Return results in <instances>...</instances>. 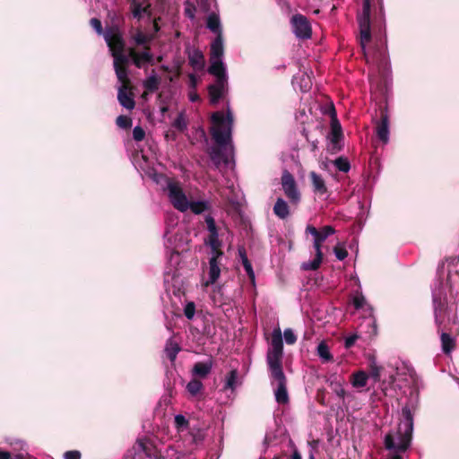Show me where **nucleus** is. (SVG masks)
Masks as SVG:
<instances>
[{"instance_id": "obj_49", "label": "nucleus", "mask_w": 459, "mask_h": 459, "mask_svg": "<svg viewBox=\"0 0 459 459\" xmlns=\"http://www.w3.org/2000/svg\"><path fill=\"white\" fill-rule=\"evenodd\" d=\"M433 301H434V310H435V317H436V322L437 324H439V313L441 311V308L439 307L441 306V304L439 303V305L437 306V299L434 297L433 299Z\"/></svg>"}, {"instance_id": "obj_12", "label": "nucleus", "mask_w": 459, "mask_h": 459, "mask_svg": "<svg viewBox=\"0 0 459 459\" xmlns=\"http://www.w3.org/2000/svg\"><path fill=\"white\" fill-rule=\"evenodd\" d=\"M125 52V48L123 49ZM127 57L128 61L131 59L134 65L138 68H143L145 65L152 64L153 60V55L151 52L150 47H145L142 51H138L134 48L128 49V53H124Z\"/></svg>"}, {"instance_id": "obj_42", "label": "nucleus", "mask_w": 459, "mask_h": 459, "mask_svg": "<svg viewBox=\"0 0 459 459\" xmlns=\"http://www.w3.org/2000/svg\"><path fill=\"white\" fill-rule=\"evenodd\" d=\"M195 313V306L194 302H188L184 307V314L187 319H192Z\"/></svg>"}, {"instance_id": "obj_1", "label": "nucleus", "mask_w": 459, "mask_h": 459, "mask_svg": "<svg viewBox=\"0 0 459 459\" xmlns=\"http://www.w3.org/2000/svg\"><path fill=\"white\" fill-rule=\"evenodd\" d=\"M106 43L114 58L115 72L120 82L117 100L121 106L132 110L135 106V102L129 89L130 81L126 69L128 57L123 52L124 39H122L117 30L112 29L106 33Z\"/></svg>"}, {"instance_id": "obj_50", "label": "nucleus", "mask_w": 459, "mask_h": 459, "mask_svg": "<svg viewBox=\"0 0 459 459\" xmlns=\"http://www.w3.org/2000/svg\"><path fill=\"white\" fill-rule=\"evenodd\" d=\"M188 98L191 102H195L200 100L198 93L195 90L189 91Z\"/></svg>"}, {"instance_id": "obj_38", "label": "nucleus", "mask_w": 459, "mask_h": 459, "mask_svg": "<svg viewBox=\"0 0 459 459\" xmlns=\"http://www.w3.org/2000/svg\"><path fill=\"white\" fill-rule=\"evenodd\" d=\"M175 425L178 430H183L188 427L189 422L185 416L178 414L175 416Z\"/></svg>"}, {"instance_id": "obj_30", "label": "nucleus", "mask_w": 459, "mask_h": 459, "mask_svg": "<svg viewBox=\"0 0 459 459\" xmlns=\"http://www.w3.org/2000/svg\"><path fill=\"white\" fill-rule=\"evenodd\" d=\"M160 85V79L155 74L148 76L143 82V87L146 91L153 92L158 90Z\"/></svg>"}, {"instance_id": "obj_43", "label": "nucleus", "mask_w": 459, "mask_h": 459, "mask_svg": "<svg viewBox=\"0 0 459 459\" xmlns=\"http://www.w3.org/2000/svg\"><path fill=\"white\" fill-rule=\"evenodd\" d=\"M145 136L144 130L140 126H135L133 130V137L135 141L140 142L143 140Z\"/></svg>"}, {"instance_id": "obj_7", "label": "nucleus", "mask_w": 459, "mask_h": 459, "mask_svg": "<svg viewBox=\"0 0 459 459\" xmlns=\"http://www.w3.org/2000/svg\"><path fill=\"white\" fill-rule=\"evenodd\" d=\"M306 231L314 237L313 247L316 251V256L311 261L303 263L301 268L305 271H315L319 268L323 260L322 244L329 236L335 233V230L329 225L324 226L320 230L308 225Z\"/></svg>"}, {"instance_id": "obj_19", "label": "nucleus", "mask_w": 459, "mask_h": 459, "mask_svg": "<svg viewBox=\"0 0 459 459\" xmlns=\"http://www.w3.org/2000/svg\"><path fill=\"white\" fill-rule=\"evenodd\" d=\"M309 178L311 179L312 188L315 194L318 195H324L327 194V186L322 176L316 173L315 171H312L309 173Z\"/></svg>"}, {"instance_id": "obj_5", "label": "nucleus", "mask_w": 459, "mask_h": 459, "mask_svg": "<svg viewBox=\"0 0 459 459\" xmlns=\"http://www.w3.org/2000/svg\"><path fill=\"white\" fill-rule=\"evenodd\" d=\"M370 4L371 0H364L362 13L358 16L359 27V43L364 52V56L368 64L377 66L378 68L385 67L387 65L386 49L383 43L372 50H366V45L370 41Z\"/></svg>"}, {"instance_id": "obj_29", "label": "nucleus", "mask_w": 459, "mask_h": 459, "mask_svg": "<svg viewBox=\"0 0 459 459\" xmlns=\"http://www.w3.org/2000/svg\"><path fill=\"white\" fill-rule=\"evenodd\" d=\"M336 376L331 375L330 378H327L326 381L330 382V387L339 397L344 398L345 390L342 387V382L336 379Z\"/></svg>"}, {"instance_id": "obj_46", "label": "nucleus", "mask_w": 459, "mask_h": 459, "mask_svg": "<svg viewBox=\"0 0 459 459\" xmlns=\"http://www.w3.org/2000/svg\"><path fill=\"white\" fill-rule=\"evenodd\" d=\"M397 370L402 371V373H411L414 369L409 362L403 361L401 367H397Z\"/></svg>"}, {"instance_id": "obj_39", "label": "nucleus", "mask_w": 459, "mask_h": 459, "mask_svg": "<svg viewBox=\"0 0 459 459\" xmlns=\"http://www.w3.org/2000/svg\"><path fill=\"white\" fill-rule=\"evenodd\" d=\"M333 252H334L336 258L340 261L344 260L348 255L347 250L340 243L333 248Z\"/></svg>"}, {"instance_id": "obj_59", "label": "nucleus", "mask_w": 459, "mask_h": 459, "mask_svg": "<svg viewBox=\"0 0 459 459\" xmlns=\"http://www.w3.org/2000/svg\"><path fill=\"white\" fill-rule=\"evenodd\" d=\"M355 373H359V374H361V373H364L362 370H358L356 371Z\"/></svg>"}, {"instance_id": "obj_23", "label": "nucleus", "mask_w": 459, "mask_h": 459, "mask_svg": "<svg viewBox=\"0 0 459 459\" xmlns=\"http://www.w3.org/2000/svg\"><path fill=\"white\" fill-rule=\"evenodd\" d=\"M274 214L280 219H286L290 215V208L285 200L278 198L273 206Z\"/></svg>"}, {"instance_id": "obj_20", "label": "nucleus", "mask_w": 459, "mask_h": 459, "mask_svg": "<svg viewBox=\"0 0 459 459\" xmlns=\"http://www.w3.org/2000/svg\"><path fill=\"white\" fill-rule=\"evenodd\" d=\"M377 135L383 143H387L389 141V123L386 115L382 116L381 121L377 125Z\"/></svg>"}, {"instance_id": "obj_9", "label": "nucleus", "mask_w": 459, "mask_h": 459, "mask_svg": "<svg viewBox=\"0 0 459 459\" xmlns=\"http://www.w3.org/2000/svg\"><path fill=\"white\" fill-rule=\"evenodd\" d=\"M170 232L169 230L166 231L165 237L167 238L165 246L167 249H171L169 257V263L171 266L177 267V265L179 264L180 261V254L187 249V239L184 238L183 234H179L178 231L175 234V239L174 242L171 241L170 238H169V235ZM177 268H175L176 270Z\"/></svg>"}, {"instance_id": "obj_58", "label": "nucleus", "mask_w": 459, "mask_h": 459, "mask_svg": "<svg viewBox=\"0 0 459 459\" xmlns=\"http://www.w3.org/2000/svg\"><path fill=\"white\" fill-rule=\"evenodd\" d=\"M154 29H155V30H158V29H159V28H158V24H157V22H154Z\"/></svg>"}, {"instance_id": "obj_54", "label": "nucleus", "mask_w": 459, "mask_h": 459, "mask_svg": "<svg viewBox=\"0 0 459 459\" xmlns=\"http://www.w3.org/2000/svg\"><path fill=\"white\" fill-rule=\"evenodd\" d=\"M400 454L401 453H395V455H392L391 457H389L387 459H403V457Z\"/></svg>"}, {"instance_id": "obj_10", "label": "nucleus", "mask_w": 459, "mask_h": 459, "mask_svg": "<svg viewBox=\"0 0 459 459\" xmlns=\"http://www.w3.org/2000/svg\"><path fill=\"white\" fill-rule=\"evenodd\" d=\"M291 29L295 36L299 39L311 38L312 28L307 18L302 14H295L290 19Z\"/></svg>"}, {"instance_id": "obj_48", "label": "nucleus", "mask_w": 459, "mask_h": 459, "mask_svg": "<svg viewBox=\"0 0 459 459\" xmlns=\"http://www.w3.org/2000/svg\"><path fill=\"white\" fill-rule=\"evenodd\" d=\"M198 83V79L194 74L188 75V85L192 90H195Z\"/></svg>"}, {"instance_id": "obj_8", "label": "nucleus", "mask_w": 459, "mask_h": 459, "mask_svg": "<svg viewBox=\"0 0 459 459\" xmlns=\"http://www.w3.org/2000/svg\"><path fill=\"white\" fill-rule=\"evenodd\" d=\"M282 333L280 328H275L272 333V339L267 351V363L272 373H282Z\"/></svg>"}, {"instance_id": "obj_55", "label": "nucleus", "mask_w": 459, "mask_h": 459, "mask_svg": "<svg viewBox=\"0 0 459 459\" xmlns=\"http://www.w3.org/2000/svg\"><path fill=\"white\" fill-rule=\"evenodd\" d=\"M308 459H316V456L313 452L309 453Z\"/></svg>"}, {"instance_id": "obj_36", "label": "nucleus", "mask_w": 459, "mask_h": 459, "mask_svg": "<svg viewBox=\"0 0 459 459\" xmlns=\"http://www.w3.org/2000/svg\"><path fill=\"white\" fill-rule=\"evenodd\" d=\"M336 169L342 172H348L351 169L350 162L346 158L339 157L333 161Z\"/></svg>"}, {"instance_id": "obj_41", "label": "nucleus", "mask_w": 459, "mask_h": 459, "mask_svg": "<svg viewBox=\"0 0 459 459\" xmlns=\"http://www.w3.org/2000/svg\"><path fill=\"white\" fill-rule=\"evenodd\" d=\"M283 337L287 344H294L297 341V336L290 328L284 330Z\"/></svg>"}, {"instance_id": "obj_4", "label": "nucleus", "mask_w": 459, "mask_h": 459, "mask_svg": "<svg viewBox=\"0 0 459 459\" xmlns=\"http://www.w3.org/2000/svg\"><path fill=\"white\" fill-rule=\"evenodd\" d=\"M165 191L171 205L180 212L191 211L194 214H201L211 209L209 200H194L186 194L182 184L173 178H164Z\"/></svg>"}, {"instance_id": "obj_40", "label": "nucleus", "mask_w": 459, "mask_h": 459, "mask_svg": "<svg viewBox=\"0 0 459 459\" xmlns=\"http://www.w3.org/2000/svg\"><path fill=\"white\" fill-rule=\"evenodd\" d=\"M117 126H119L120 128H123V129H126V128H129L131 126H132V121L130 119V117H126V116H118L117 117Z\"/></svg>"}, {"instance_id": "obj_60", "label": "nucleus", "mask_w": 459, "mask_h": 459, "mask_svg": "<svg viewBox=\"0 0 459 459\" xmlns=\"http://www.w3.org/2000/svg\"><path fill=\"white\" fill-rule=\"evenodd\" d=\"M156 459H164L161 455L158 456Z\"/></svg>"}, {"instance_id": "obj_35", "label": "nucleus", "mask_w": 459, "mask_h": 459, "mask_svg": "<svg viewBox=\"0 0 459 459\" xmlns=\"http://www.w3.org/2000/svg\"><path fill=\"white\" fill-rule=\"evenodd\" d=\"M441 342L442 349L445 353H450L454 348V340L453 338L446 333H442L441 334Z\"/></svg>"}, {"instance_id": "obj_11", "label": "nucleus", "mask_w": 459, "mask_h": 459, "mask_svg": "<svg viewBox=\"0 0 459 459\" xmlns=\"http://www.w3.org/2000/svg\"><path fill=\"white\" fill-rule=\"evenodd\" d=\"M281 186L286 197L292 204H298L300 201V193L297 187L294 177L284 170L281 176Z\"/></svg>"}, {"instance_id": "obj_51", "label": "nucleus", "mask_w": 459, "mask_h": 459, "mask_svg": "<svg viewBox=\"0 0 459 459\" xmlns=\"http://www.w3.org/2000/svg\"><path fill=\"white\" fill-rule=\"evenodd\" d=\"M290 459H302L300 453L295 449L290 456Z\"/></svg>"}, {"instance_id": "obj_25", "label": "nucleus", "mask_w": 459, "mask_h": 459, "mask_svg": "<svg viewBox=\"0 0 459 459\" xmlns=\"http://www.w3.org/2000/svg\"><path fill=\"white\" fill-rule=\"evenodd\" d=\"M153 37L149 34H145L140 29H136L132 33V40L137 46H143V48L148 47L147 45L152 40Z\"/></svg>"}, {"instance_id": "obj_16", "label": "nucleus", "mask_w": 459, "mask_h": 459, "mask_svg": "<svg viewBox=\"0 0 459 459\" xmlns=\"http://www.w3.org/2000/svg\"><path fill=\"white\" fill-rule=\"evenodd\" d=\"M271 384L274 387V395L276 402L279 404H286L289 402L286 376L273 375Z\"/></svg>"}, {"instance_id": "obj_56", "label": "nucleus", "mask_w": 459, "mask_h": 459, "mask_svg": "<svg viewBox=\"0 0 459 459\" xmlns=\"http://www.w3.org/2000/svg\"><path fill=\"white\" fill-rule=\"evenodd\" d=\"M160 178H162V176L155 177V178H154V180H155L157 183H160Z\"/></svg>"}, {"instance_id": "obj_53", "label": "nucleus", "mask_w": 459, "mask_h": 459, "mask_svg": "<svg viewBox=\"0 0 459 459\" xmlns=\"http://www.w3.org/2000/svg\"><path fill=\"white\" fill-rule=\"evenodd\" d=\"M186 14L190 18V19H194L195 18V13L194 12L189 9V8H186Z\"/></svg>"}, {"instance_id": "obj_47", "label": "nucleus", "mask_w": 459, "mask_h": 459, "mask_svg": "<svg viewBox=\"0 0 459 459\" xmlns=\"http://www.w3.org/2000/svg\"><path fill=\"white\" fill-rule=\"evenodd\" d=\"M0 459H22V457L20 455L13 456L10 452L0 449Z\"/></svg>"}, {"instance_id": "obj_2", "label": "nucleus", "mask_w": 459, "mask_h": 459, "mask_svg": "<svg viewBox=\"0 0 459 459\" xmlns=\"http://www.w3.org/2000/svg\"><path fill=\"white\" fill-rule=\"evenodd\" d=\"M233 116L228 109L225 117L222 111H216L212 115L211 134L219 147L213 148L210 152L211 159L217 169L221 164L229 165L230 157L233 152L231 145V130Z\"/></svg>"}, {"instance_id": "obj_33", "label": "nucleus", "mask_w": 459, "mask_h": 459, "mask_svg": "<svg viewBox=\"0 0 459 459\" xmlns=\"http://www.w3.org/2000/svg\"><path fill=\"white\" fill-rule=\"evenodd\" d=\"M239 255H240L242 264L244 266V269H245L247 274L248 275V277L250 278L252 282H254L255 281V273H254L251 263L247 259L244 251L239 250Z\"/></svg>"}, {"instance_id": "obj_17", "label": "nucleus", "mask_w": 459, "mask_h": 459, "mask_svg": "<svg viewBox=\"0 0 459 459\" xmlns=\"http://www.w3.org/2000/svg\"><path fill=\"white\" fill-rule=\"evenodd\" d=\"M131 10L134 18L138 20L152 16L151 4L147 0H133Z\"/></svg>"}, {"instance_id": "obj_52", "label": "nucleus", "mask_w": 459, "mask_h": 459, "mask_svg": "<svg viewBox=\"0 0 459 459\" xmlns=\"http://www.w3.org/2000/svg\"><path fill=\"white\" fill-rule=\"evenodd\" d=\"M138 443H139V446H140V447L142 448V450H143L145 454H147V453H148V447H147L146 444H145L143 440H140Z\"/></svg>"}, {"instance_id": "obj_6", "label": "nucleus", "mask_w": 459, "mask_h": 459, "mask_svg": "<svg viewBox=\"0 0 459 459\" xmlns=\"http://www.w3.org/2000/svg\"><path fill=\"white\" fill-rule=\"evenodd\" d=\"M413 431L412 406L405 404L402 409V420L396 431L385 435L384 444L387 450L404 453L411 446Z\"/></svg>"}, {"instance_id": "obj_18", "label": "nucleus", "mask_w": 459, "mask_h": 459, "mask_svg": "<svg viewBox=\"0 0 459 459\" xmlns=\"http://www.w3.org/2000/svg\"><path fill=\"white\" fill-rule=\"evenodd\" d=\"M187 57L189 65L195 71H201L204 68L205 60L204 56L198 48L189 49L187 51Z\"/></svg>"}, {"instance_id": "obj_44", "label": "nucleus", "mask_w": 459, "mask_h": 459, "mask_svg": "<svg viewBox=\"0 0 459 459\" xmlns=\"http://www.w3.org/2000/svg\"><path fill=\"white\" fill-rule=\"evenodd\" d=\"M64 458L65 459H81L82 454L78 450H70V451H66L64 454Z\"/></svg>"}, {"instance_id": "obj_34", "label": "nucleus", "mask_w": 459, "mask_h": 459, "mask_svg": "<svg viewBox=\"0 0 459 459\" xmlns=\"http://www.w3.org/2000/svg\"><path fill=\"white\" fill-rule=\"evenodd\" d=\"M186 390L192 396H196L203 390V384L199 379L194 378L186 385Z\"/></svg>"}, {"instance_id": "obj_3", "label": "nucleus", "mask_w": 459, "mask_h": 459, "mask_svg": "<svg viewBox=\"0 0 459 459\" xmlns=\"http://www.w3.org/2000/svg\"><path fill=\"white\" fill-rule=\"evenodd\" d=\"M224 46L222 35H217L211 43L209 74L215 76L214 83L208 87L210 102L215 105L228 92V75L225 64L222 61Z\"/></svg>"}, {"instance_id": "obj_22", "label": "nucleus", "mask_w": 459, "mask_h": 459, "mask_svg": "<svg viewBox=\"0 0 459 459\" xmlns=\"http://www.w3.org/2000/svg\"><path fill=\"white\" fill-rule=\"evenodd\" d=\"M207 28L217 35H222L221 24L220 17L215 13H212L207 17L206 22Z\"/></svg>"}, {"instance_id": "obj_24", "label": "nucleus", "mask_w": 459, "mask_h": 459, "mask_svg": "<svg viewBox=\"0 0 459 459\" xmlns=\"http://www.w3.org/2000/svg\"><path fill=\"white\" fill-rule=\"evenodd\" d=\"M369 377L375 381L380 380V375H351V383L355 388H362L367 385Z\"/></svg>"}, {"instance_id": "obj_37", "label": "nucleus", "mask_w": 459, "mask_h": 459, "mask_svg": "<svg viewBox=\"0 0 459 459\" xmlns=\"http://www.w3.org/2000/svg\"><path fill=\"white\" fill-rule=\"evenodd\" d=\"M237 382V375H229L227 377L224 385L221 389L223 392H227L228 390H230L231 392L234 391L235 385Z\"/></svg>"}, {"instance_id": "obj_21", "label": "nucleus", "mask_w": 459, "mask_h": 459, "mask_svg": "<svg viewBox=\"0 0 459 459\" xmlns=\"http://www.w3.org/2000/svg\"><path fill=\"white\" fill-rule=\"evenodd\" d=\"M292 83L294 86H299L301 91L307 92L312 86V80L307 73L303 72L293 77Z\"/></svg>"}, {"instance_id": "obj_15", "label": "nucleus", "mask_w": 459, "mask_h": 459, "mask_svg": "<svg viewBox=\"0 0 459 459\" xmlns=\"http://www.w3.org/2000/svg\"><path fill=\"white\" fill-rule=\"evenodd\" d=\"M205 222L209 231V236L205 242L211 247V255L223 253L221 249V241L219 239V234L214 219L208 215L205 217Z\"/></svg>"}, {"instance_id": "obj_31", "label": "nucleus", "mask_w": 459, "mask_h": 459, "mask_svg": "<svg viewBox=\"0 0 459 459\" xmlns=\"http://www.w3.org/2000/svg\"><path fill=\"white\" fill-rule=\"evenodd\" d=\"M212 362L211 359L195 364L192 373H210Z\"/></svg>"}, {"instance_id": "obj_14", "label": "nucleus", "mask_w": 459, "mask_h": 459, "mask_svg": "<svg viewBox=\"0 0 459 459\" xmlns=\"http://www.w3.org/2000/svg\"><path fill=\"white\" fill-rule=\"evenodd\" d=\"M352 303L356 309H362L367 307L368 316L365 318L364 324L365 326L368 327V333L371 334H375L377 332L375 320L372 317V308L369 305H368L365 297L362 293L357 291L352 298Z\"/></svg>"}, {"instance_id": "obj_13", "label": "nucleus", "mask_w": 459, "mask_h": 459, "mask_svg": "<svg viewBox=\"0 0 459 459\" xmlns=\"http://www.w3.org/2000/svg\"><path fill=\"white\" fill-rule=\"evenodd\" d=\"M223 253H216L211 255L208 267V279L204 281L203 285L206 288L214 284L221 276Z\"/></svg>"}, {"instance_id": "obj_32", "label": "nucleus", "mask_w": 459, "mask_h": 459, "mask_svg": "<svg viewBox=\"0 0 459 459\" xmlns=\"http://www.w3.org/2000/svg\"><path fill=\"white\" fill-rule=\"evenodd\" d=\"M91 22V27L95 30V31H96L99 35H103L105 39H106V33H107L108 30H112V29H116V30H117V31L119 32L120 36H122V34H121V32H120L119 29H118L117 26L109 27V28H108V29L105 30V32H104V31H103V29H102L101 22H100L99 19H97V18H92V19L91 20V22ZM121 38L123 39V37H121Z\"/></svg>"}, {"instance_id": "obj_26", "label": "nucleus", "mask_w": 459, "mask_h": 459, "mask_svg": "<svg viewBox=\"0 0 459 459\" xmlns=\"http://www.w3.org/2000/svg\"><path fill=\"white\" fill-rule=\"evenodd\" d=\"M316 353L323 362H329L333 359L330 347L325 341L318 343L316 347Z\"/></svg>"}, {"instance_id": "obj_27", "label": "nucleus", "mask_w": 459, "mask_h": 459, "mask_svg": "<svg viewBox=\"0 0 459 459\" xmlns=\"http://www.w3.org/2000/svg\"><path fill=\"white\" fill-rule=\"evenodd\" d=\"M342 137V126L336 117H333L331 121L330 140L333 144H337Z\"/></svg>"}, {"instance_id": "obj_45", "label": "nucleus", "mask_w": 459, "mask_h": 459, "mask_svg": "<svg viewBox=\"0 0 459 459\" xmlns=\"http://www.w3.org/2000/svg\"><path fill=\"white\" fill-rule=\"evenodd\" d=\"M359 335L357 333L351 334L345 338V348L349 349L354 345L355 342L358 340Z\"/></svg>"}, {"instance_id": "obj_57", "label": "nucleus", "mask_w": 459, "mask_h": 459, "mask_svg": "<svg viewBox=\"0 0 459 459\" xmlns=\"http://www.w3.org/2000/svg\"><path fill=\"white\" fill-rule=\"evenodd\" d=\"M390 383H393L394 381V375H390Z\"/></svg>"}, {"instance_id": "obj_28", "label": "nucleus", "mask_w": 459, "mask_h": 459, "mask_svg": "<svg viewBox=\"0 0 459 459\" xmlns=\"http://www.w3.org/2000/svg\"><path fill=\"white\" fill-rule=\"evenodd\" d=\"M180 351L179 344L174 339L170 338L167 341L165 346V353L167 357L171 360H175L178 353Z\"/></svg>"}]
</instances>
